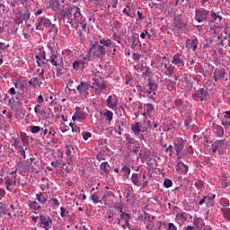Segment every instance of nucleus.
<instances>
[{
  "label": "nucleus",
  "instance_id": "1",
  "mask_svg": "<svg viewBox=\"0 0 230 230\" xmlns=\"http://www.w3.org/2000/svg\"><path fill=\"white\" fill-rule=\"evenodd\" d=\"M91 88L95 90L97 96H101L103 90L107 89V84H104L103 81L100 78H93L92 80V86L87 82H81L76 87L81 97L84 99L89 96V89Z\"/></svg>",
  "mask_w": 230,
  "mask_h": 230
},
{
  "label": "nucleus",
  "instance_id": "2",
  "mask_svg": "<svg viewBox=\"0 0 230 230\" xmlns=\"http://www.w3.org/2000/svg\"><path fill=\"white\" fill-rule=\"evenodd\" d=\"M63 17L67 20L69 24H77V26L81 27L82 31H85L87 23H85V17L80 13V8L74 6L65 9Z\"/></svg>",
  "mask_w": 230,
  "mask_h": 230
},
{
  "label": "nucleus",
  "instance_id": "3",
  "mask_svg": "<svg viewBox=\"0 0 230 230\" xmlns=\"http://www.w3.org/2000/svg\"><path fill=\"white\" fill-rule=\"evenodd\" d=\"M48 48L50 55L49 58H46V51L44 50H40V53L36 56L38 66H40V63L39 62L40 60H46L47 62H50L55 67L58 66V55L57 54L55 43H49Z\"/></svg>",
  "mask_w": 230,
  "mask_h": 230
},
{
  "label": "nucleus",
  "instance_id": "4",
  "mask_svg": "<svg viewBox=\"0 0 230 230\" xmlns=\"http://www.w3.org/2000/svg\"><path fill=\"white\" fill-rule=\"evenodd\" d=\"M106 53L105 47L100 45L98 42L93 44L89 49V54L95 58H103Z\"/></svg>",
  "mask_w": 230,
  "mask_h": 230
},
{
  "label": "nucleus",
  "instance_id": "5",
  "mask_svg": "<svg viewBox=\"0 0 230 230\" xmlns=\"http://www.w3.org/2000/svg\"><path fill=\"white\" fill-rule=\"evenodd\" d=\"M150 127L148 122H137L131 126V130L135 136H141L143 138V133L146 132Z\"/></svg>",
  "mask_w": 230,
  "mask_h": 230
},
{
  "label": "nucleus",
  "instance_id": "6",
  "mask_svg": "<svg viewBox=\"0 0 230 230\" xmlns=\"http://www.w3.org/2000/svg\"><path fill=\"white\" fill-rule=\"evenodd\" d=\"M100 44L103 46V48H108V53H111L114 55L116 53V42L112 41L111 39H102L100 40Z\"/></svg>",
  "mask_w": 230,
  "mask_h": 230
},
{
  "label": "nucleus",
  "instance_id": "7",
  "mask_svg": "<svg viewBox=\"0 0 230 230\" xmlns=\"http://www.w3.org/2000/svg\"><path fill=\"white\" fill-rule=\"evenodd\" d=\"M184 66V59L181 58V55L175 54L172 58L170 69L173 70L175 67H178V69H182V66Z\"/></svg>",
  "mask_w": 230,
  "mask_h": 230
},
{
  "label": "nucleus",
  "instance_id": "8",
  "mask_svg": "<svg viewBox=\"0 0 230 230\" xmlns=\"http://www.w3.org/2000/svg\"><path fill=\"white\" fill-rule=\"evenodd\" d=\"M157 92V84L155 82L149 80L148 86L145 88V93L148 94L149 98L154 99L155 93Z\"/></svg>",
  "mask_w": 230,
  "mask_h": 230
},
{
  "label": "nucleus",
  "instance_id": "9",
  "mask_svg": "<svg viewBox=\"0 0 230 230\" xmlns=\"http://www.w3.org/2000/svg\"><path fill=\"white\" fill-rule=\"evenodd\" d=\"M226 36L222 39V36H218L217 44L218 46L224 47L229 46L230 47V28H226L225 31Z\"/></svg>",
  "mask_w": 230,
  "mask_h": 230
},
{
  "label": "nucleus",
  "instance_id": "10",
  "mask_svg": "<svg viewBox=\"0 0 230 230\" xmlns=\"http://www.w3.org/2000/svg\"><path fill=\"white\" fill-rule=\"evenodd\" d=\"M40 226L46 230L51 229V224H53V221L51 220V217H45V216H40Z\"/></svg>",
  "mask_w": 230,
  "mask_h": 230
},
{
  "label": "nucleus",
  "instance_id": "11",
  "mask_svg": "<svg viewBox=\"0 0 230 230\" xmlns=\"http://www.w3.org/2000/svg\"><path fill=\"white\" fill-rule=\"evenodd\" d=\"M106 105L108 109H111V111H116L118 109V104L119 101L115 96L110 95L106 100Z\"/></svg>",
  "mask_w": 230,
  "mask_h": 230
},
{
  "label": "nucleus",
  "instance_id": "12",
  "mask_svg": "<svg viewBox=\"0 0 230 230\" xmlns=\"http://www.w3.org/2000/svg\"><path fill=\"white\" fill-rule=\"evenodd\" d=\"M225 146L226 138L222 140H216L211 146V150L213 154H217V152H221Z\"/></svg>",
  "mask_w": 230,
  "mask_h": 230
},
{
  "label": "nucleus",
  "instance_id": "13",
  "mask_svg": "<svg viewBox=\"0 0 230 230\" xmlns=\"http://www.w3.org/2000/svg\"><path fill=\"white\" fill-rule=\"evenodd\" d=\"M186 145V140L180 138L175 144L174 148L176 151V155H178V161H181V152L184 150V146Z\"/></svg>",
  "mask_w": 230,
  "mask_h": 230
},
{
  "label": "nucleus",
  "instance_id": "14",
  "mask_svg": "<svg viewBox=\"0 0 230 230\" xmlns=\"http://www.w3.org/2000/svg\"><path fill=\"white\" fill-rule=\"evenodd\" d=\"M42 26L44 28H50L51 27V21L48 18H40L37 21L36 30H42Z\"/></svg>",
  "mask_w": 230,
  "mask_h": 230
},
{
  "label": "nucleus",
  "instance_id": "15",
  "mask_svg": "<svg viewBox=\"0 0 230 230\" xmlns=\"http://www.w3.org/2000/svg\"><path fill=\"white\" fill-rule=\"evenodd\" d=\"M196 21L198 22H202L208 19V11L201 9V10H196V16H195Z\"/></svg>",
  "mask_w": 230,
  "mask_h": 230
},
{
  "label": "nucleus",
  "instance_id": "16",
  "mask_svg": "<svg viewBox=\"0 0 230 230\" xmlns=\"http://www.w3.org/2000/svg\"><path fill=\"white\" fill-rule=\"evenodd\" d=\"M17 180H15V176L13 179L7 178L4 182L5 190H7V191H13V188H15Z\"/></svg>",
  "mask_w": 230,
  "mask_h": 230
},
{
  "label": "nucleus",
  "instance_id": "17",
  "mask_svg": "<svg viewBox=\"0 0 230 230\" xmlns=\"http://www.w3.org/2000/svg\"><path fill=\"white\" fill-rule=\"evenodd\" d=\"M215 194L208 195L205 197V204L207 208H213L215 206V199H216Z\"/></svg>",
  "mask_w": 230,
  "mask_h": 230
},
{
  "label": "nucleus",
  "instance_id": "18",
  "mask_svg": "<svg viewBox=\"0 0 230 230\" xmlns=\"http://www.w3.org/2000/svg\"><path fill=\"white\" fill-rule=\"evenodd\" d=\"M120 220L119 221V224H121V222H124L125 225H122V227H125V226H128V222H130V216L127 213H123V209L120 208Z\"/></svg>",
  "mask_w": 230,
  "mask_h": 230
},
{
  "label": "nucleus",
  "instance_id": "19",
  "mask_svg": "<svg viewBox=\"0 0 230 230\" xmlns=\"http://www.w3.org/2000/svg\"><path fill=\"white\" fill-rule=\"evenodd\" d=\"M213 131L217 136V137H224V128L218 124H213Z\"/></svg>",
  "mask_w": 230,
  "mask_h": 230
},
{
  "label": "nucleus",
  "instance_id": "20",
  "mask_svg": "<svg viewBox=\"0 0 230 230\" xmlns=\"http://www.w3.org/2000/svg\"><path fill=\"white\" fill-rule=\"evenodd\" d=\"M37 102L38 103L36 104V106L34 107V112L35 114H39L40 107H42V105H44V97L42 96V94H40L37 98Z\"/></svg>",
  "mask_w": 230,
  "mask_h": 230
},
{
  "label": "nucleus",
  "instance_id": "21",
  "mask_svg": "<svg viewBox=\"0 0 230 230\" xmlns=\"http://www.w3.org/2000/svg\"><path fill=\"white\" fill-rule=\"evenodd\" d=\"M80 67H85V61H84V59L76 58L73 62V69H75V71H78Z\"/></svg>",
  "mask_w": 230,
  "mask_h": 230
},
{
  "label": "nucleus",
  "instance_id": "22",
  "mask_svg": "<svg viewBox=\"0 0 230 230\" xmlns=\"http://www.w3.org/2000/svg\"><path fill=\"white\" fill-rule=\"evenodd\" d=\"M224 76H226V70L224 69H217L214 72L215 82H218V80H220V78H224Z\"/></svg>",
  "mask_w": 230,
  "mask_h": 230
},
{
  "label": "nucleus",
  "instance_id": "23",
  "mask_svg": "<svg viewBox=\"0 0 230 230\" xmlns=\"http://www.w3.org/2000/svg\"><path fill=\"white\" fill-rule=\"evenodd\" d=\"M91 199L93 204H103V198L100 199V193L94 192L91 194Z\"/></svg>",
  "mask_w": 230,
  "mask_h": 230
},
{
  "label": "nucleus",
  "instance_id": "24",
  "mask_svg": "<svg viewBox=\"0 0 230 230\" xmlns=\"http://www.w3.org/2000/svg\"><path fill=\"white\" fill-rule=\"evenodd\" d=\"M111 165L109 164V162H103L100 165L101 172L104 173V175H109Z\"/></svg>",
  "mask_w": 230,
  "mask_h": 230
},
{
  "label": "nucleus",
  "instance_id": "25",
  "mask_svg": "<svg viewBox=\"0 0 230 230\" xmlns=\"http://www.w3.org/2000/svg\"><path fill=\"white\" fill-rule=\"evenodd\" d=\"M102 116H104V118H106V121L111 123V121H112V119L114 118V113L110 110H104Z\"/></svg>",
  "mask_w": 230,
  "mask_h": 230
},
{
  "label": "nucleus",
  "instance_id": "26",
  "mask_svg": "<svg viewBox=\"0 0 230 230\" xmlns=\"http://www.w3.org/2000/svg\"><path fill=\"white\" fill-rule=\"evenodd\" d=\"M187 46H190V49H192L193 51H196L199 46V40L197 39L189 40L187 42Z\"/></svg>",
  "mask_w": 230,
  "mask_h": 230
},
{
  "label": "nucleus",
  "instance_id": "27",
  "mask_svg": "<svg viewBox=\"0 0 230 230\" xmlns=\"http://www.w3.org/2000/svg\"><path fill=\"white\" fill-rule=\"evenodd\" d=\"M111 197H114V192H112V190H106L102 196L103 204L105 206H107V202H109V199H111Z\"/></svg>",
  "mask_w": 230,
  "mask_h": 230
},
{
  "label": "nucleus",
  "instance_id": "28",
  "mask_svg": "<svg viewBox=\"0 0 230 230\" xmlns=\"http://www.w3.org/2000/svg\"><path fill=\"white\" fill-rule=\"evenodd\" d=\"M36 199L38 202H40V204H42V206L48 202V198L44 196L42 192L36 194Z\"/></svg>",
  "mask_w": 230,
  "mask_h": 230
},
{
  "label": "nucleus",
  "instance_id": "29",
  "mask_svg": "<svg viewBox=\"0 0 230 230\" xmlns=\"http://www.w3.org/2000/svg\"><path fill=\"white\" fill-rule=\"evenodd\" d=\"M177 170H181V173H188L189 167L186 164L179 161L177 164Z\"/></svg>",
  "mask_w": 230,
  "mask_h": 230
},
{
  "label": "nucleus",
  "instance_id": "30",
  "mask_svg": "<svg viewBox=\"0 0 230 230\" xmlns=\"http://www.w3.org/2000/svg\"><path fill=\"white\" fill-rule=\"evenodd\" d=\"M36 116L40 119H48V118H49V115L48 114V111H46V109L40 110V112L36 113Z\"/></svg>",
  "mask_w": 230,
  "mask_h": 230
},
{
  "label": "nucleus",
  "instance_id": "31",
  "mask_svg": "<svg viewBox=\"0 0 230 230\" xmlns=\"http://www.w3.org/2000/svg\"><path fill=\"white\" fill-rule=\"evenodd\" d=\"M131 182L132 184H134V186H137V187L141 186V181H139V174L136 172L133 173L131 175Z\"/></svg>",
  "mask_w": 230,
  "mask_h": 230
},
{
  "label": "nucleus",
  "instance_id": "32",
  "mask_svg": "<svg viewBox=\"0 0 230 230\" xmlns=\"http://www.w3.org/2000/svg\"><path fill=\"white\" fill-rule=\"evenodd\" d=\"M124 122L120 121L119 123L116 124L114 127V132L115 134H119V136H121V134H123V127Z\"/></svg>",
  "mask_w": 230,
  "mask_h": 230
},
{
  "label": "nucleus",
  "instance_id": "33",
  "mask_svg": "<svg viewBox=\"0 0 230 230\" xmlns=\"http://www.w3.org/2000/svg\"><path fill=\"white\" fill-rule=\"evenodd\" d=\"M33 163V158H30L28 159L26 162H23L22 164V168L25 171L28 172V170H30L31 164Z\"/></svg>",
  "mask_w": 230,
  "mask_h": 230
},
{
  "label": "nucleus",
  "instance_id": "34",
  "mask_svg": "<svg viewBox=\"0 0 230 230\" xmlns=\"http://www.w3.org/2000/svg\"><path fill=\"white\" fill-rule=\"evenodd\" d=\"M49 6L52 8V10H60V4L58 3V0H50L49 1Z\"/></svg>",
  "mask_w": 230,
  "mask_h": 230
},
{
  "label": "nucleus",
  "instance_id": "35",
  "mask_svg": "<svg viewBox=\"0 0 230 230\" xmlns=\"http://www.w3.org/2000/svg\"><path fill=\"white\" fill-rule=\"evenodd\" d=\"M29 208L30 209H31L32 211H39V209H40V205H39V203L37 201H31L29 204Z\"/></svg>",
  "mask_w": 230,
  "mask_h": 230
},
{
  "label": "nucleus",
  "instance_id": "36",
  "mask_svg": "<svg viewBox=\"0 0 230 230\" xmlns=\"http://www.w3.org/2000/svg\"><path fill=\"white\" fill-rule=\"evenodd\" d=\"M122 173H124V177L128 179V175H130V167L124 165L121 169Z\"/></svg>",
  "mask_w": 230,
  "mask_h": 230
},
{
  "label": "nucleus",
  "instance_id": "37",
  "mask_svg": "<svg viewBox=\"0 0 230 230\" xmlns=\"http://www.w3.org/2000/svg\"><path fill=\"white\" fill-rule=\"evenodd\" d=\"M63 169L66 173H71V172H73V165L71 164V163L64 164Z\"/></svg>",
  "mask_w": 230,
  "mask_h": 230
},
{
  "label": "nucleus",
  "instance_id": "38",
  "mask_svg": "<svg viewBox=\"0 0 230 230\" xmlns=\"http://www.w3.org/2000/svg\"><path fill=\"white\" fill-rule=\"evenodd\" d=\"M194 225L198 229H202V227H204V221L197 218L194 220Z\"/></svg>",
  "mask_w": 230,
  "mask_h": 230
},
{
  "label": "nucleus",
  "instance_id": "39",
  "mask_svg": "<svg viewBox=\"0 0 230 230\" xmlns=\"http://www.w3.org/2000/svg\"><path fill=\"white\" fill-rule=\"evenodd\" d=\"M222 213L226 220H230V208H222Z\"/></svg>",
  "mask_w": 230,
  "mask_h": 230
},
{
  "label": "nucleus",
  "instance_id": "40",
  "mask_svg": "<svg viewBox=\"0 0 230 230\" xmlns=\"http://www.w3.org/2000/svg\"><path fill=\"white\" fill-rule=\"evenodd\" d=\"M211 17L214 22H220V21H222V16L218 15L217 13H212Z\"/></svg>",
  "mask_w": 230,
  "mask_h": 230
},
{
  "label": "nucleus",
  "instance_id": "41",
  "mask_svg": "<svg viewBox=\"0 0 230 230\" xmlns=\"http://www.w3.org/2000/svg\"><path fill=\"white\" fill-rule=\"evenodd\" d=\"M30 130L32 134H39L42 128L39 126H31Z\"/></svg>",
  "mask_w": 230,
  "mask_h": 230
},
{
  "label": "nucleus",
  "instance_id": "42",
  "mask_svg": "<svg viewBox=\"0 0 230 230\" xmlns=\"http://www.w3.org/2000/svg\"><path fill=\"white\" fill-rule=\"evenodd\" d=\"M13 146H14V148H16V150L22 148V146H21V141H19V139L13 138Z\"/></svg>",
  "mask_w": 230,
  "mask_h": 230
},
{
  "label": "nucleus",
  "instance_id": "43",
  "mask_svg": "<svg viewBox=\"0 0 230 230\" xmlns=\"http://www.w3.org/2000/svg\"><path fill=\"white\" fill-rule=\"evenodd\" d=\"M199 96L201 102H203V100H206V96H208V92H206V90L204 89H200L199 93Z\"/></svg>",
  "mask_w": 230,
  "mask_h": 230
},
{
  "label": "nucleus",
  "instance_id": "44",
  "mask_svg": "<svg viewBox=\"0 0 230 230\" xmlns=\"http://www.w3.org/2000/svg\"><path fill=\"white\" fill-rule=\"evenodd\" d=\"M6 3V0H0V8H3V13H8L9 10L4 6V4Z\"/></svg>",
  "mask_w": 230,
  "mask_h": 230
},
{
  "label": "nucleus",
  "instance_id": "45",
  "mask_svg": "<svg viewBox=\"0 0 230 230\" xmlns=\"http://www.w3.org/2000/svg\"><path fill=\"white\" fill-rule=\"evenodd\" d=\"M220 206H223V208H227L229 206V200L226 198H223L219 201Z\"/></svg>",
  "mask_w": 230,
  "mask_h": 230
},
{
  "label": "nucleus",
  "instance_id": "46",
  "mask_svg": "<svg viewBox=\"0 0 230 230\" xmlns=\"http://www.w3.org/2000/svg\"><path fill=\"white\" fill-rule=\"evenodd\" d=\"M60 216L62 217V218H64L65 217H67V215L69 214V210L64 207L60 208Z\"/></svg>",
  "mask_w": 230,
  "mask_h": 230
},
{
  "label": "nucleus",
  "instance_id": "47",
  "mask_svg": "<svg viewBox=\"0 0 230 230\" xmlns=\"http://www.w3.org/2000/svg\"><path fill=\"white\" fill-rule=\"evenodd\" d=\"M172 184H173V182H172V180H170V179H166L164 181V188H172Z\"/></svg>",
  "mask_w": 230,
  "mask_h": 230
},
{
  "label": "nucleus",
  "instance_id": "48",
  "mask_svg": "<svg viewBox=\"0 0 230 230\" xmlns=\"http://www.w3.org/2000/svg\"><path fill=\"white\" fill-rule=\"evenodd\" d=\"M18 154L23 157V159H26V147H22L18 149Z\"/></svg>",
  "mask_w": 230,
  "mask_h": 230
},
{
  "label": "nucleus",
  "instance_id": "49",
  "mask_svg": "<svg viewBox=\"0 0 230 230\" xmlns=\"http://www.w3.org/2000/svg\"><path fill=\"white\" fill-rule=\"evenodd\" d=\"M28 0H14V3L12 4V6L15 8V4H22L24 5V3H26Z\"/></svg>",
  "mask_w": 230,
  "mask_h": 230
},
{
  "label": "nucleus",
  "instance_id": "50",
  "mask_svg": "<svg viewBox=\"0 0 230 230\" xmlns=\"http://www.w3.org/2000/svg\"><path fill=\"white\" fill-rule=\"evenodd\" d=\"M166 154H169L170 155H172L173 154V146L170 145L166 149H165Z\"/></svg>",
  "mask_w": 230,
  "mask_h": 230
},
{
  "label": "nucleus",
  "instance_id": "51",
  "mask_svg": "<svg viewBox=\"0 0 230 230\" xmlns=\"http://www.w3.org/2000/svg\"><path fill=\"white\" fill-rule=\"evenodd\" d=\"M142 179H143L142 188H146L148 186V181H146V175L143 174Z\"/></svg>",
  "mask_w": 230,
  "mask_h": 230
},
{
  "label": "nucleus",
  "instance_id": "52",
  "mask_svg": "<svg viewBox=\"0 0 230 230\" xmlns=\"http://www.w3.org/2000/svg\"><path fill=\"white\" fill-rule=\"evenodd\" d=\"M92 136H93V134H91V132H84L83 139H84V141H87V139H89V137H91Z\"/></svg>",
  "mask_w": 230,
  "mask_h": 230
},
{
  "label": "nucleus",
  "instance_id": "53",
  "mask_svg": "<svg viewBox=\"0 0 230 230\" xmlns=\"http://www.w3.org/2000/svg\"><path fill=\"white\" fill-rule=\"evenodd\" d=\"M50 204H52V206H54L55 208H58V206H60V204L58 203V199H50Z\"/></svg>",
  "mask_w": 230,
  "mask_h": 230
},
{
  "label": "nucleus",
  "instance_id": "54",
  "mask_svg": "<svg viewBox=\"0 0 230 230\" xmlns=\"http://www.w3.org/2000/svg\"><path fill=\"white\" fill-rule=\"evenodd\" d=\"M96 159L97 161H105V155L102 153H99L96 155Z\"/></svg>",
  "mask_w": 230,
  "mask_h": 230
},
{
  "label": "nucleus",
  "instance_id": "55",
  "mask_svg": "<svg viewBox=\"0 0 230 230\" xmlns=\"http://www.w3.org/2000/svg\"><path fill=\"white\" fill-rule=\"evenodd\" d=\"M35 81H37V77L31 78L29 81V85H32V87H37V83Z\"/></svg>",
  "mask_w": 230,
  "mask_h": 230
},
{
  "label": "nucleus",
  "instance_id": "56",
  "mask_svg": "<svg viewBox=\"0 0 230 230\" xmlns=\"http://www.w3.org/2000/svg\"><path fill=\"white\" fill-rule=\"evenodd\" d=\"M178 218H181V220H182L183 222H186L188 220V217H186L185 213H181L180 215L177 216Z\"/></svg>",
  "mask_w": 230,
  "mask_h": 230
},
{
  "label": "nucleus",
  "instance_id": "57",
  "mask_svg": "<svg viewBox=\"0 0 230 230\" xmlns=\"http://www.w3.org/2000/svg\"><path fill=\"white\" fill-rule=\"evenodd\" d=\"M22 21H28V19H30V13H25L22 14Z\"/></svg>",
  "mask_w": 230,
  "mask_h": 230
},
{
  "label": "nucleus",
  "instance_id": "58",
  "mask_svg": "<svg viewBox=\"0 0 230 230\" xmlns=\"http://www.w3.org/2000/svg\"><path fill=\"white\" fill-rule=\"evenodd\" d=\"M190 125H191V119L188 118L184 121V126L188 128V127H190Z\"/></svg>",
  "mask_w": 230,
  "mask_h": 230
},
{
  "label": "nucleus",
  "instance_id": "59",
  "mask_svg": "<svg viewBox=\"0 0 230 230\" xmlns=\"http://www.w3.org/2000/svg\"><path fill=\"white\" fill-rule=\"evenodd\" d=\"M167 230H177V226L173 223H169Z\"/></svg>",
  "mask_w": 230,
  "mask_h": 230
},
{
  "label": "nucleus",
  "instance_id": "60",
  "mask_svg": "<svg viewBox=\"0 0 230 230\" xmlns=\"http://www.w3.org/2000/svg\"><path fill=\"white\" fill-rule=\"evenodd\" d=\"M132 58L133 60H139V58H141V54L134 53Z\"/></svg>",
  "mask_w": 230,
  "mask_h": 230
},
{
  "label": "nucleus",
  "instance_id": "61",
  "mask_svg": "<svg viewBox=\"0 0 230 230\" xmlns=\"http://www.w3.org/2000/svg\"><path fill=\"white\" fill-rule=\"evenodd\" d=\"M146 111L147 112H152V111H154V105L150 103L146 104Z\"/></svg>",
  "mask_w": 230,
  "mask_h": 230
},
{
  "label": "nucleus",
  "instance_id": "62",
  "mask_svg": "<svg viewBox=\"0 0 230 230\" xmlns=\"http://www.w3.org/2000/svg\"><path fill=\"white\" fill-rule=\"evenodd\" d=\"M191 154H193V147L189 146V147L187 148V153L185 154V155H191Z\"/></svg>",
  "mask_w": 230,
  "mask_h": 230
},
{
  "label": "nucleus",
  "instance_id": "63",
  "mask_svg": "<svg viewBox=\"0 0 230 230\" xmlns=\"http://www.w3.org/2000/svg\"><path fill=\"white\" fill-rule=\"evenodd\" d=\"M217 30H218V28L210 27L209 28V32L212 33V35H215V33H217Z\"/></svg>",
  "mask_w": 230,
  "mask_h": 230
},
{
  "label": "nucleus",
  "instance_id": "64",
  "mask_svg": "<svg viewBox=\"0 0 230 230\" xmlns=\"http://www.w3.org/2000/svg\"><path fill=\"white\" fill-rule=\"evenodd\" d=\"M224 119H230V111H226L225 112Z\"/></svg>",
  "mask_w": 230,
  "mask_h": 230
}]
</instances>
